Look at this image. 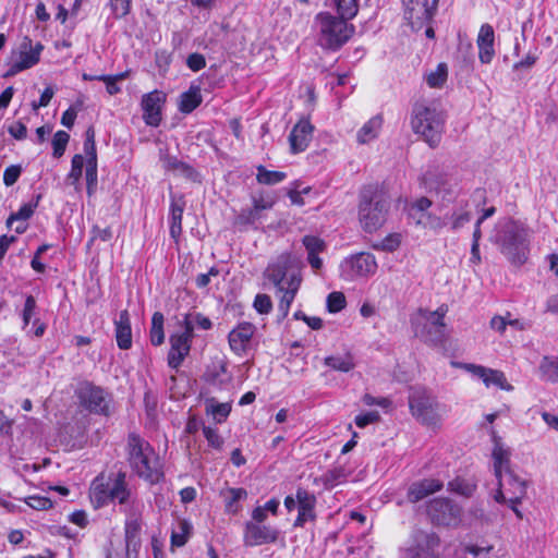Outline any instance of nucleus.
<instances>
[{"label": "nucleus", "instance_id": "obj_43", "mask_svg": "<svg viewBox=\"0 0 558 558\" xmlns=\"http://www.w3.org/2000/svg\"><path fill=\"white\" fill-rule=\"evenodd\" d=\"M347 301L342 292H331L327 296V308L330 313H338L345 307Z\"/></svg>", "mask_w": 558, "mask_h": 558}, {"label": "nucleus", "instance_id": "obj_31", "mask_svg": "<svg viewBox=\"0 0 558 558\" xmlns=\"http://www.w3.org/2000/svg\"><path fill=\"white\" fill-rule=\"evenodd\" d=\"M202 102L201 88L192 85L187 92L181 95L179 109L183 113H191Z\"/></svg>", "mask_w": 558, "mask_h": 558}, {"label": "nucleus", "instance_id": "obj_35", "mask_svg": "<svg viewBox=\"0 0 558 558\" xmlns=\"http://www.w3.org/2000/svg\"><path fill=\"white\" fill-rule=\"evenodd\" d=\"M163 314L160 312H155L151 317V327L149 331L150 342L153 345H161L165 341V332H163Z\"/></svg>", "mask_w": 558, "mask_h": 558}, {"label": "nucleus", "instance_id": "obj_4", "mask_svg": "<svg viewBox=\"0 0 558 558\" xmlns=\"http://www.w3.org/2000/svg\"><path fill=\"white\" fill-rule=\"evenodd\" d=\"M265 277L277 288L280 294L278 310L284 318L289 314L290 306L301 286V277L296 274H288V259L280 257L270 264L265 270Z\"/></svg>", "mask_w": 558, "mask_h": 558}, {"label": "nucleus", "instance_id": "obj_16", "mask_svg": "<svg viewBox=\"0 0 558 558\" xmlns=\"http://www.w3.org/2000/svg\"><path fill=\"white\" fill-rule=\"evenodd\" d=\"M435 7H429L427 0H409L407 2L404 17L412 29L418 31L429 23L435 13Z\"/></svg>", "mask_w": 558, "mask_h": 558}, {"label": "nucleus", "instance_id": "obj_54", "mask_svg": "<svg viewBox=\"0 0 558 558\" xmlns=\"http://www.w3.org/2000/svg\"><path fill=\"white\" fill-rule=\"evenodd\" d=\"M110 7L113 15L120 19L129 14L131 0H110Z\"/></svg>", "mask_w": 558, "mask_h": 558}, {"label": "nucleus", "instance_id": "obj_60", "mask_svg": "<svg viewBox=\"0 0 558 558\" xmlns=\"http://www.w3.org/2000/svg\"><path fill=\"white\" fill-rule=\"evenodd\" d=\"M186 65L194 72H197L206 66L205 57L201 53H192L186 59Z\"/></svg>", "mask_w": 558, "mask_h": 558}, {"label": "nucleus", "instance_id": "obj_45", "mask_svg": "<svg viewBox=\"0 0 558 558\" xmlns=\"http://www.w3.org/2000/svg\"><path fill=\"white\" fill-rule=\"evenodd\" d=\"M83 167H84V157L82 155H75L72 158V166L71 171L68 175V180L71 182V184H76L83 173Z\"/></svg>", "mask_w": 558, "mask_h": 558}, {"label": "nucleus", "instance_id": "obj_10", "mask_svg": "<svg viewBox=\"0 0 558 558\" xmlns=\"http://www.w3.org/2000/svg\"><path fill=\"white\" fill-rule=\"evenodd\" d=\"M440 539L434 532L415 529L409 544L400 548V558H440L437 553Z\"/></svg>", "mask_w": 558, "mask_h": 558}, {"label": "nucleus", "instance_id": "obj_24", "mask_svg": "<svg viewBox=\"0 0 558 558\" xmlns=\"http://www.w3.org/2000/svg\"><path fill=\"white\" fill-rule=\"evenodd\" d=\"M255 331L254 325L251 323H242L229 333V344L236 354L243 353Z\"/></svg>", "mask_w": 558, "mask_h": 558}, {"label": "nucleus", "instance_id": "obj_7", "mask_svg": "<svg viewBox=\"0 0 558 558\" xmlns=\"http://www.w3.org/2000/svg\"><path fill=\"white\" fill-rule=\"evenodd\" d=\"M444 121L442 113L435 107L425 102L415 104L411 120L412 130L430 147H436L440 143Z\"/></svg>", "mask_w": 558, "mask_h": 558}, {"label": "nucleus", "instance_id": "obj_58", "mask_svg": "<svg viewBox=\"0 0 558 558\" xmlns=\"http://www.w3.org/2000/svg\"><path fill=\"white\" fill-rule=\"evenodd\" d=\"M432 206V201L427 197H420L414 203L411 204L409 208L410 217H415L418 211H427V209Z\"/></svg>", "mask_w": 558, "mask_h": 558}, {"label": "nucleus", "instance_id": "obj_51", "mask_svg": "<svg viewBox=\"0 0 558 558\" xmlns=\"http://www.w3.org/2000/svg\"><path fill=\"white\" fill-rule=\"evenodd\" d=\"M83 101L78 100L75 105L71 106L68 110H65L61 118V123L71 129L74 125L76 116L78 110L82 108Z\"/></svg>", "mask_w": 558, "mask_h": 558}, {"label": "nucleus", "instance_id": "obj_42", "mask_svg": "<svg viewBox=\"0 0 558 558\" xmlns=\"http://www.w3.org/2000/svg\"><path fill=\"white\" fill-rule=\"evenodd\" d=\"M84 153L86 155V161L97 162V153L95 144V131L93 128H88L85 133Z\"/></svg>", "mask_w": 558, "mask_h": 558}, {"label": "nucleus", "instance_id": "obj_56", "mask_svg": "<svg viewBox=\"0 0 558 558\" xmlns=\"http://www.w3.org/2000/svg\"><path fill=\"white\" fill-rule=\"evenodd\" d=\"M275 204V198L270 195L254 196L253 197V207L262 213L263 210L270 209Z\"/></svg>", "mask_w": 558, "mask_h": 558}, {"label": "nucleus", "instance_id": "obj_40", "mask_svg": "<svg viewBox=\"0 0 558 558\" xmlns=\"http://www.w3.org/2000/svg\"><path fill=\"white\" fill-rule=\"evenodd\" d=\"M449 489L461 496L471 497L476 489V485L471 481L457 478L454 481L449 482Z\"/></svg>", "mask_w": 558, "mask_h": 558}, {"label": "nucleus", "instance_id": "obj_49", "mask_svg": "<svg viewBox=\"0 0 558 558\" xmlns=\"http://www.w3.org/2000/svg\"><path fill=\"white\" fill-rule=\"evenodd\" d=\"M262 217L260 213L254 207L243 209L235 218L236 225H253Z\"/></svg>", "mask_w": 558, "mask_h": 558}, {"label": "nucleus", "instance_id": "obj_20", "mask_svg": "<svg viewBox=\"0 0 558 558\" xmlns=\"http://www.w3.org/2000/svg\"><path fill=\"white\" fill-rule=\"evenodd\" d=\"M298 518L294 521L295 527H303L306 522L314 521L316 518L315 506L316 497L305 489H298Z\"/></svg>", "mask_w": 558, "mask_h": 558}, {"label": "nucleus", "instance_id": "obj_48", "mask_svg": "<svg viewBox=\"0 0 558 558\" xmlns=\"http://www.w3.org/2000/svg\"><path fill=\"white\" fill-rule=\"evenodd\" d=\"M85 178L87 183V193L92 195L97 185V162L86 161Z\"/></svg>", "mask_w": 558, "mask_h": 558}, {"label": "nucleus", "instance_id": "obj_17", "mask_svg": "<svg viewBox=\"0 0 558 558\" xmlns=\"http://www.w3.org/2000/svg\"><path fill=\"white\" fill-rule=\"evenodd\" d=\"M447 313L446 306H440L435 312L420 310V316L425 320L426 340L439 343L445 337L444 317Z\"/></svg>", "mask_w": 558, "mask_h": 558}, {"label": "nucleus", "instance_id": "obj_62", "mask_svg": "<svg viewBox=\"0 0 558 558\" xmlns=\"http://www.w3.org/2000/svg\"><path fill=\"white\" fill-rule=\"evenodd\" d=\"M400 245V239L398 234H390L386 236L377 247L384 251L392 252Z\"/></svg>", "mask_w": 558, "mask_h": 558}, {"label": "nucleus", "instance_id": "obj_25", "mask_svg": "<svg viewBox=\"0 0 558 558\" xmlns=\"http://www.w3.org/2000/svg\"><path fill=\"white\" fill-rule=\"evenodd\" d=\"M185 208V199L182 195H171L170 203V235L178 242L182 233V217Z\"/></svg>", "mask_w": 558, "mask_h": 558}, {"label": "nucleus", "instance_id": "obj_44", "mask_svg": "<svg viewBox=\"0 0 558 558\" xmlns=\"http://www.w3.org/2000/svg\"><path fill=\"white\" fill-rule=\"evenodd\" d=\"M345 477L344 470L341 468H336L327 471L322 477L320 481L324 483L326 487H333Z\"/></svg>", "mask_w": 558, "mask_h": 558}, {"label": "nucleus", "instance_id": "obj_38", "mask_svg": "<svg viewBox=\"0 0 558 558\" xmlns=\"http://www.w3.org/2000/svg\"><path fill=\"white\" fill-rule=\"evenodd\" d=\"M286 173L281 171H270L264 166L257 167V181L260 184L274 185L286 179Z\"/></svg>", "mask_w": 558, "mask_h": 558}, {"label": "nucleus", "instance_id": "obj_33", "mask_svg": "<svg viewBox=\"0 0 558 558\" xmlns=\"http://www.w3.org/2000/svg\"><path fill=\"white\" fill-rule=\"evenodd\" d=\"M161 165L162 168L167 171H172L186 178H193L194 175L193 168L180 161L177 157L165 155L161 157Z\"/></svg>", "mask_w": 558, "mask_h": 558}, {"label": "nucleus", "instance_id": "obj_26", "mask_svg": "<svg viewBox=\"0 0 558 558\" xmlns=\"http://www.w3.org/2000/svg\"><path fill=\"white\" fill-rule=\"evenodd\" d=\"M442 488V483L435 478H425L413 483L408 490V499L411 502H417L430 494Z\"/></svg>", "mask_w": 558, "mask_h": 558}, {"label": "nucleus", "instance_id": "obj_3", "mask_svg": "<svg viewBox=\"0 0 558 558\" xmlns=\"http://www.w3.org/2000/svg\"><path fill=\"white\" fill-rule=\"evenodd\" d=\"M128 456L131 468L138 476L150 483H157L162 477L158 456L137 434L132 433L128 437Z\"/></svg>", "mask_w": 558, "mask_h": 558}, {"label": "nucleus", "instance_id": "obj_19", "mask_svg": "<svg viewBox=\"0 0 558 558\" xmlns=\"http://www.w3.org/2000/svg\"><path fill=\"white\" fill-rule=\"evenodd\" d=\"M166 101V95L162 92L154 90L143 96L142 108L143 118L147 125L158 126L161 121V107Z\"/></svg>", "mask_w": 558, "mask_h": 558}, {"label": "nucleus", "instance_id": "obj_29", "mask_svg": "<svg viewBox=\"0 0 558 558\" xmlns=\"http://www.w3.org/2000/svg\"><path fill=\"white\" fill-rule=\"evenodd\" d=\"M40 198H41V195L38 194V195H36L35 199L33 202H29V203L24 204L23 206H21V208L16 213L12 214L8 218L7 226L11 227L14 221H22L20 225H17L15 227V231L17 233L24 232L25 229H26V225L24 223V221L32 217V215L34 214L36 207L39 204Z\"/></svg>", "mask_w": 558, "mask_h": 558}, {"label": "nucleus", "instance_id": "obj_39", "mask_svg": "<svg viewBox=\"0 0 558 558\" xmlns=\"http://www.w3.org/2000/svg\"><path fill=\"white\" fill-rule=\"evenodd\" d=\"M247 493L244 488H229L225 493L226 508L229 512L235 513L239 510L236 502L246 498Z\"/></svg>", "mask_w": 558, "mask_h": 558}, {"label": "nucleus", "instance_id": "obj_21", "mask_svg": "<svg viewBox=\"0 0 558 558\" xmlns=\"http://www.w3.org/2000/svg\"><path fill=\"white\" fill-rule=\"evenodd\" d=\"M463 368L483 379L487 387L495 385L506 391H511L513 389V387L508 384L505 374L500 371L486 368L484 366L474 364H464Z\"/></svg>", "mask_w": 558, "mask_h": 558}, {"label": "nucleus", "instance_id": "obj_27", "mask_svg": "<svg viewBox=\"0 0 558 558\" xmlns=\"http://www.w3.org/2000/svg\"><path fill=\"white\" fill-rule=\"evenodd\" d=\"M114 327L118 347L121 350H129L132 347V329L126 310L120 312L119 318L114 320Z\"/></svg>", "mask_w": 558, "mask_h": 558}, {"label": "nucleus", "instance_id": "obj_12", "mask_svg": "<svg viewBox=\"0 0 558 558\" xmlns=\"http://www.w3.org/2000/svg\"><path fill=\"white\" fill-rule=\"evenodd\" d=\"M44 46L40 43L33 45L29 37H24L16 51L12 52V63L5 73V77L14 76L17 73L37 64Z\"/></svg>", "mask_w": 558, "mask_h": 558}, {"label": "nucleus", "instance_id": "obj_53", "mask_svg": "<svg viewBox=\"0 0 558 558\" xmlns=\"http://www.w3.org/2000/svg\"><path fill=\"white\" fill-rule=\"evenodd\" d=\"M254 308L259 314H268L272 308V302L267 294H257L254 300Z\"/></svg>", "mask_w": 558, "mask_h": 558}, {"label": "nucleus", "instance_id": "obj_47", "mask_svg": "<svg viewBox=\"0 0 558 558\" xmlns=\"http://www.w3.org/2000/svg\"><path fill=\"white\" fill-rule=\"evenodd\" d=\"M303 244L307 251V255L318 254L326 248L325 242L314 235H305L303 238Z\"/></svg>", "mask_w": 558, "mask_h": 558}, {"label": "nucleus", "instance_id": "obj_13", "mask_svg": "<svg viewBox=\"0 0 558 558\" xmlns=\"http://www.w3.org/2000/svg\"><path fill=\"white\" fill-rule=\"evenodd\" d=\"M377 270V263L371 253H359L345 258L340 265L341 277L347 281L373 276Z\"/></svg>", "mask_w": 558, "mask_h": 558}, {"label": "nucleus", "instance_id": "obj_64", "mask_svg": "<svg viewBox=\"0 0 558 558\" xmlns=\"http://www.w3.org/2000/svg\"><path fill=\"white\" fill-rule=\"evenodd\" d=\"M9 133L16 140L26 137L27 129L22 122H16L9 128Z\"/></svg>", "mask_w": 558, "mask_h": 558}, {"label": "nucleus", "instance_id": "obj_32", "mask_svg": "<svg viewBox=\"0 0 558 558\" xmlns=\"http://www.w3.org/2000/svg\"><path fill=\"white\" fill-rule=\"evenodd\" d=\"M383 124V119L379 116L371 118L357 132L356 138L360 144H366L374 140Z\"/></svg>", "mask_w": 558, "mask_h": 558}, {"label": "nucleus", "instance_id": "obj_11", "mask_svg": "<svg viewBox=\"0 0 558 558\" xmlns=\"http://www.w3.org/2000/svg\"><path fill=\"white\" fill-rule=\"evenodd\" d=\"M427 514L436 525L457 527L462 522V509L447 498L433 499L427 507Z\"/></svg>", "mask_w": 558, "mask_h": 558}, {"label": "nucleus", "instance_id": "obj_30", "mask_svg": "<svg viewBox=\"0 0 558 558\" xmlns=\"http://www.w3.org/2000/svg\"><path fill=\"white\" fill-rule=\"evenodd\" d=\"M326 5L348 20L354 19L359 12V0H326Z\"/></svg>", "mask_w": 558, "mask_h": 558}, {"label": "nucleus", "instance_id": "obj_1", "mask_svg": "<svg viewBox=\"0 0 558 558\" xmlns=\"http://www.w3.org/2000/svg\"><path fill=\"white\" fill-rule=\"evenodd\" d=\"M389 207V198L381 190L374 185L365 186L357 208L361 228L368 233L378 230L386 221Z\"/></svg>", "mask_w": 558, "mask_h": 558}, {"label": "nucleus", "instance_id": "obj_8", "mask_svg": "<svg viewBox=\"0 0 558 558\" xmlns=\"http://www.w3.org/2000/svg\"><path fill=\"white\" fill-rule=\"evenodd\" d=\"M177 326L178 329L169 337L170 350L167 356L168 365L173 369H178L190 354L193 339V320L190 315H184Z\"/></svg>", "mask_w": 558, "mask_h": 558}, {"label": "nucleus", "instance_id": "obj_46", "mask_svg": "<svg viewBox=\"0 0 558 558\" xmlns=\"http://www.w3.org/2000/svg\"><path fill=\"white\" fill-rule=\"evenodd\" d=\"M70 135L64 131H58L52 140L53 156L59 158L64 154Z\"/></svg>", "mask_w": 558, "mask_h": 558}, {"label": "nucleus", "instance_id": "obj_28", "mask_svg": "<svg viewBox=\"0 0 558 558\" xmlns=\"http://www.w3.org/2000/svg\"><path fill=\"white\" fill-rule=\"evenodd\" d=\"M492 435L494 441L493 459L495 476L500 477L502 472L507 473V471H511L509 469L510 452L508 449L504 448L500 438L494 430L492 432Z\"/></svg>", "mask_w": 558, "mask_h": 558}, {"label": "nucleus", "instance_id": "obj_23", "mask_svg": "<svg viewBox=\"0 0 558 558\" xmlns=\"http://www.w3.org/2000/svg\"><path fill=\"white\" fill-rule=\"evenodd\" d=\"M495 32L489 24H483L477 35L478 58L482 63L488 64L492 62L494 50Z\"/></svg>", "mask_w": 558, "mask_h": 558}, {"label": "nucleus", "instance_id": "obj_63", "mask_svg": "<svg viewBox=\"0 0 558 558\" xmlns=\"http://www.w3.org/2000/svg\"><path fill=\"white\" fill-rule=\"evenodd\" d=\"M451 218V228L458 230L471 220V215L466 211H461L454 213Z\"/></svg>", "mask_w": 558, "mask_h": 558}, {"label": "nucleus", "instance_id": "obj_52", "mask_svg": "<svg viewBox=\"0 0 558 558\" xmlns=\"http://www.w3.org/2000/svg\"><path fill=\"white\" fill-rule=\"evenodd\" d=\"M35 310H36L35 298L33 295H27L25 299L24 310L22 313L23 328H25L29 324L31 319L35 315Z\"/></svg>", "mask_w": 558, "mask_h": 558}, {"label": "nucleus", "instance_id": "obj_41", "mask_svg": "<svg viewBox=\"0 0 558 558\" xmlns=\"http://www.w3.org/2000/svg\"><path fill=\"white\" fill-rule=\"evenodd\" d=\"M125 77L126 73H120L117 75H99L97 76V81H101L106 84V89L109 95H116L121 90L118 82L124 80Z\"/></svg>", "mask_w": 558, "mask_h": 558}, {"label": "nucleus", "instance_id": "obj_6", "mask_svg": "<svg viewBox=\"0 0 558 558\" xmlns=\"http://www.w3.org/2000/svg\"><path fill=\"white\" fill-rule=\"evenodd\" d=\"M130 490L125 482V473L99 474L89 488V498L95 508H101L110 501L118 500L123 505L129 500Z\"/></svg>", "mask_w": 558, "mask_h": 558}, {"label": "nucleus", "instance_id": "obj_61", "mask_svg": "<svg viewBox=\"0 0 558 558\" xmlns=\"http://www.w3.org/2000/svg\"><path fill=\"white\" fill-rule=\"evenodd\" d=\"M445 226H446V222L444 219L428 213L422 227L425 229H430V230L437 231V230L442 229Z\"/></svg>", "mask_w": 558, "mask_h": 558}, {"label": "nucleus", "instance_id": "obj_22", "mask_svg": "<svg viewBox=\"0 0 558 558\" xmlns=\"http://www.w3.org/2000/svg\"><path fill=\"white\" fill-rule=\"evenodd\" d=\"M313 125L307 120H301L294 125L289 135L292 153H301L307 148L313 136Z\"/></svg>", "mask_w": 558, "mask_h": 558}, {"label": "nucleus", "instance_id": "obj_5", "mask_svg": "<svg viewBox=\"0 0 558 558\" xmlns=\"http://www.w3.org/2000/svg\"><path fill=\"white\" fill-rule=\"evenodd\" d=\"M348 19L333 15L330 12H320L315 16V25L318 32V44L330 50L342 47L354 34V26L348 23Z\"/></svg>", "mask_w": 558, "mask_h": 558}, {"label": "nucleus", "instance_id": "obj_9", "mask_svg": "<svg viewBox=\"0 0 558 558\" xmlns=\"http://www.w3.org/2000/svg\"><path fill=\"white\" fill-rule=\"evenodd\" d=\"M411 413L427 426H436L444 414V408L423 388H415L409 397Z\"/></svg>", "mask_w": 558, "mask_h": 558}, {"label": "nucleus", "instance_id": "obj_2", "mask_svg": "<svg viewBox=\"0 0 558 558\" xmlns=\"http://www.w3.org/2000/svg\"><path fill=\"white\" fill-rule=\"evenodd\" d=\"M527 238L529 231L524 226L506 220L498 225L497 233L492 240L512 264L522 265L527 259Z\"/></svg>", "mask_w": 558, "mask_h": 558}, {"label": "nucleus", "instance_id": "obj_18", "mask_svg": "<svg viewBox=\"0 0 558 558\" xmlns=\"http://www.w3.org/2000/svg\"><path fill=\"white\" fill-rule=\"evenodd\" d=\"M278 535L279 532L269 525L246 522L243 541L246 546L253 547L275 543Z\"/></svg>", "mask_w": 558, "mask_h": 558}, {"label": "nucleus", "instance_id": "obj_37", "mask_svg": "<svg viewBox=\"0 0 558 558\" xmlns=\"http://www.w3.org/2000/svg\"><path fill=\"white\" fill-rule=\"evenodd\" d=\"M539 373L545 380L558 383V357L545 356L539 364Z\"/></svg>", "mask_w": 558, "mask_h": 558}, {"label": "nucleus", "instance_id": "obj_36", "mask_svg": "<svg viewBox=\"0 0 558 558\" xmlns=\"http://www.w3.org/2000/svg\"><path fill=\"white\" fill-rule=\"evenodd\" d=\"M448 77V68L446 63H439L437 68L425 75L426 83L432 88H440Z\"/></svg>", "mask_w": 558, "mask_h": 558}, {"label": "nucleus", "instance_id": "obj_59", "mask_svg": "<svg viewBox=\"0 0 558 558\" xmlns=\"http://www.w3.org/2000/svg\"><path fill=\"white\" fill-rule=\"evenodd\" d=\"M379 413L377 411L367 412L360 414L355 417V424L360 428H364L368 424L376 423L379 421Z\"/></svg>", "mask_w": 558, "mask_h": 558}, {"label": "nucleus", "instance_id": "obj_57", "mask_svg": "<svg viewBox=\"0 0 558 558\" xmlns=\"http://www.w3.org/2000/svg\"><path fill=\"white\" fill-rule=\"evenodd\" d=\"M22 169L20 166H10L4 170L3 183L7 186L13 185L20 178Z\"/></svg>", "mask_w": 558, "mask_h": 558}, {"label": "nucleus", "instance_id": "obj_50", "mask_svg": "<svg viewBox=\"0 0 558 558\" xmlns=\"http://www.w3.org/2000/svg\"><path fill=\"white\" fill-rule=\"evenodd\" d=\"M24 501L35 510H47L52 507V501L44 496H29L25 498Z\"/></svg>", "mask_w": 558, "mask_h": 558}, {"label": "nucleus", "instance_id": "obj_15", "mask_svg": "<svg viewBox=\"0 0 558 558\" xmlns=\"http://www.w3.org/2000/svg\"><path fill=\"white\" fill-rule=\"evenodd\" d=\"M78 397L83 405L90 412L109 415L110 400L101 388L92 385H85L81 387Z\"/></svg>", "mask_w": 558, "mask_h": 558}, {"label": "nucleus", "instance_id": "obj_14", "mask_svg": "<svg viewBox=\"0 0 558 558\" xmlns=\"http://www.w3.org/2000/svg\"><path fill=\"white\" fill-rule=\"evenodd\" d=\"M498 489L494 496L497 502H508L519 505L526 495V482L515 475L512 471H507L505 475L497 477Z\"/></svg>", "mask_w": 558, "mask_h": 558}, {"label": "nucleus", "instance_id": "obj_34", "mask_svg": "<svg viewBox=\"0 0 558 558\" xmlns=\"http://www.w3.org/2000/svg\"><path fill=\"white\" fill-rule=\"evenodd\" d=\"M324 363L326 366L333 371L348 373L354 368L355 363L353 356L349 353L342 355H330L325 357Z\"/></svg>", "mask_w": 558, "mask_h": 558}, {"label": "nucleus", "instance_id": "obj_55", "mask_svg": "<svg viewBox=\"0 0 558 558\" xmlns=\"http://www.w3.org/2000/svg\"><path fill=\"white\" fill-rule=\"evenodd\" d=\"M203 434L206 438V440L208 441V444L215 448V449H220L222 444H223V440L222 438L220 437L218 430L216 428H213V427H209V426H205L203 428Z\"/></svg>", "mask_w": 558, "mask_h": 558}]
</instances>
